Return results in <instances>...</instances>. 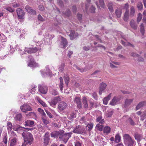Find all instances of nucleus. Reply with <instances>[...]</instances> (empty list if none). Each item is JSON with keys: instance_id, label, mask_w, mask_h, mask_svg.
<instances>
[{"instance_id": "nucleus-38", "label": "nucleus", "mask_w": 146, "mask_h": 146, "mask_svg": "<svg viewBox=\"0 0 146 146\" xmlns=\"http://www.w3.org/2000/svg\"><path fill=\"white\" fill-rule=\"evenodd\" d=\"M17 140V139L16 138H14L11 139L10 143V146H14L16 144Z\"/></svg>"}, {"instance_id": "nucleus-28", "label": "nucleus", "mask_w": 146, "mask_h": 146, "mask_svg": "<svg viewBox=\"0 0 146 146\" xmlns=\"http://www.w3.org/2000/svg\"><path fill=\"white\" fill-rule=\"evenodd\" d=\"M103 128L104 126L102 124H100V123L97 124L96 127V129L100 131H102Z\"/></svg>"}, {"instance_id": "nucleus-62", "label": "nucleus", "mask_w": 146, "mask_h": 146, "mask_svg": "<svg viewBox=\"0 0 146 146\" xmlns=\"http://www.w3.org/2000/svg\"><path fill=\"white\" fill-rule=\"evenodd\" d=\"M71 14V12L69 10H68L66 11L64 14L66 16L68 17Z\"/></svg>"}, {"instance_id": "nucleus-41", "label": "nucleus", "mask_w": 146, "mask_h": 146, "mask_svg": "<svg viewBox=\"0 0 146 146\" xmlns=\"http://www.w3.org/2000/svg\"><path fill=\"white\" fill-rule=\"evenodd\" d=\"M46 117H42V119L44 124L47 125L49 123V121L45 118Z\"/></svg>"}, {"instance_id": "nucleus-61", "label": "nucleus", "mask_w": 146, "mask_h": 146, "mask_svg": "<svg viewBox=\"0 0 146 146\" xmlns=\"http://www.w3.org/2000/svg\"><path fill=\"white\" fill-rule=\"evenodd\" d=\"M74 66L76 68L78 69L79 70H80V71L81 72H83L85 71V69L83 68L80 69L76 65H75Z\"/></svg>"}, {"instance_id": "nucleus-49", "label": "nucleus", "mask_w": 146, "mask_h": 146, "mask_svg": "<svg viewBox=\"0 0 146 146\" xmlns=\"http://www.w3.org/2000/svg\"><path fill=\"white\" fill-rule=\"evenodd\" d=\"M129 7V5L127 3H126L124 5V6L123 7V9L126 10L125 11H129L128 9Z\"/></svg>"}, {"instance_id": "nucleus-39", "label": "nucleus", "mask_w": 146, "mask_h": 146, "mask_svg": "<svg viewBox=\"0 0 146 146\" xmlns=\"http://www.w3.org/2000/svg\"><path fill=\"white\" fill-rule=\"evenodd\" d=\"M141 119L142 120H143L146 118V110L144 111L142 114L141 116Z\"/></svg>"}, {"instance_id": "nucleus-15", "label": "nucleus", "mask_w": 146, "mask_h": 146, "mask_svg": "<svg viewBox=\"0 0 146 146\" xmlns=\"http://www.w3.org/2000/svg\"><path fill=\"white\" fill-rule=\"evenodd\" d=\"M61 40L60 46L61 47L64 48L68 45V42L66 39L62 36H60Z\"/></svg>"}, {"instance_id": "nucleus-45", "label": "nucleus", "mask_w": 146, "mask_h": 146, "mask_svg": "<svg viewBox=\"0 0 146 146\" xmlns=\"http://www.w3.org/2000/svg\"><path fill=\"white\" fill-rule=\"evenodd\" d=\"M115 141L116 143H118L120 141L121 137L119 135H116L115 137Z\"/></svg>"}, {"instance_id": "nucleus-35", "label": "nucleus", "mask_w": 146, "mask_h": 146, "mask_svg": "<svg viewBox=\"0 0 146 146\" xmlns=\"http://www.w3.org/2000/svg\"><path fill=\"white\" fill-rule=\"evenodd\" d=\"M110 128L109 126H106L105 127L104 129V133H108L110 132Z\"/></svg>"}, {"instance_id": "nucleus-17", "label": "nucleus", "mask_w": 146, "mask_h": 146, "mask_svg": "<svg viewBox=\"0 0 146 146\" xmlns=\"http://www.w3.org/2000/svg\"><path fill=\"white\" fill-rule=\"evenodd\" d=\"M71 40H73L77 37L78 36V34L77 33L75 32L74 31H70V34L69 35Z\"/></svg>"}, {"instance_id": "nucleus-16", "label": "nucleus", "mask_w": 146, "mask_h": 146, "mask_svg": "<svg viewBox=\"0 0 146 146\" xmlns=\"http://www.w3.org/2000/svg\"><path fill=\"white\" fill-rule=\"evenodd\" d=\"M107 86L106 84L104 83H102L99 87V94L100 95H101L103 91L106 89Z\"/></svg>"}, {"instance_id": "nucleus-40", "label": "nucleus", "mask_w": 146, "mask_h": 146, "mask_svg": "<svg viewBox=\"0 0 146 146\" xmlns=\"http://www.w3.org/2000/svg\"><path fill=\"white\" fill-rule=\"evenodd\" d=\"M37 100L39 103L41 104L44 107H46L47 106V105L46 104L42 101L41 100H40L39 98H38Z\"/></svg>"}, {"instance_id": "nucleus-37", "label": "nucleus", "mask_w": 146, "mask_h": 146, "mask_svg": "<svg viewBox=\"0 0 146 146\" xmlns=\"http://www.w3.org/2000/svg\"><path fill=\"white\" fill-rule=\"evenodd\" d=\"M140 32L143 35H144L145 32L143 24L142 23L140 26Z\"/></svg>"}, {"instance_id": "nucleus-22", "label": "nucleus", "mask_w": 146, "mask_h": 146, "mask_svg": "<svg viewBox=\"0 0 146 146\" xmlns=\"http://www.w3.org/2000/svg\"><path fill=\"white\" fill-rule=\"evenodd\" d=\"M34 122L31 120H27L25 121V125L30 127L33 126L34 125Z\"/></svg>"}, {"instance_id": "nucleus-46", "label": "nucleus", "mask_w": 146, "mask_h": 146, "mask_svg": "<svg viewBox=\"0 0 146 146\" xmlns=\"http://www.w3.org/2000/svg\"><path fill=\"white\" fill-rule=\"evenodd\" d=\"M113 113V111L112 110H109L108 111L106 114V115L108 117H111Z\"/></svg>"}, {"instance_id": "nucleus-60", "label": "nucleus", "mask_w": 146, "mask_h": 146, "mask_svg": "<svg viewBox=\"0 0 146 146\" xmlns=\"http://www.w3.org/2000/svg\"><path fill=\"white\" fill-rule=\"evenodd\" d=\"M46 112L48 116L49 117V118H52L53 117L52 115L50 112L47 111H46Z\"/></svg>"}, {"instance_id": "nucleus-33", "label": "nucleus", "mask_w": 146, "mask_h": 146, "mask_svg": "<svg viewBox=\"0 0 146 146\" xmlns=\"http://www.w3.org/2000/svg\"><path fill=\"white\" fill-rule=\"evenodd\" d=\"M135 12V9L133 6L131 7L130 8V16L133 17L134 15Z\"/></svg>"}, {"instance_id": "nucleus-5", "label": "nucleus", "mask_w": 146, "mask_h": 146, "mask_svg": "<svg viewBox=\"0 0 146 146\" xmlns=\"http://www.w3.org/2000/svg\"><path fill=\"white\" fill-rule=\"evenodd\" d=\"M73 132L75 133L81 134L84 133L85 130L84 128L83 127L80 125H78L76 126L74 128Z\"/></svg>"}, {"instance_id": "nucleus-64", "label": "nucleus", "mask_w": 146, "mask_h": 146, "mask_svg": "<svg viewBox=\"0 0 146 146\" xmlns=\"http://www.w3.org/2000/svg\"><path fill=\"white\" fill-rule=\"evenodd\" d=\"M75 146H82L81 144L78 141H76L75 142Z\"/></svg>"}, {"instance_id": "nucleus-31", "label": "nucleus", "mask_w": 146, "mask_h": 146, "mask_svg": "<svg viewBox=\"0 0 146 146\" xmlns=\"http://www.w3.org/2000/svg\"><path fill=\"white\" fill-rule=\"evenodd\" d=\"M107 6L110 12H113V3L111 2H109L107 4Z\"/></svg>"}, {"instance_id": "nucleus-30", "label": "nucleus", "mask_w": 146, "mask_h": 146, "mask_svg": "<svg viewBox=\"0 0 146 146\" xmlns=\"http://www.w3.org/2000/svg\"><path fill=\"white\" fill-rule=\"evenodd\" d=\"M130 25L131 27L134 29H137V26L135 23V21L133 20H132L130 22Z\"/></svg>"}, {"instance_id": "nucleus-14", "label": "nucleus", "mask_w": 146, "mask_h": 146, "mask_svg": "<svg viewBox=\"0 0 146 146\" xmlns=\"http://www.w3.org/2000/svg\"><path fill=\"white\" fill-rule=\"evenodd\" d=\"M75 103L77 104V107L79 109L82 108L81 103V102L80 98L79 97H76L74 100Z\"/></svg>"}, {"instance_id": "nucleus-50", "label": "nucleus", "mask_w": 146, "mask_h": 146, "mask_svg": "<svg viewBox=\"0 0 146 146\" xmlns=\"http://www.w3.org/2000/svg\"><path fill=\"white\" fill-rule=\"evenodd\" d=\"M64 63L62 64L59 66V71L62 72L64 70Z\"/></svg>"}, {"instance_id": "nucleus-18", "label": "nucleus", "mask_w": 146, "mask_h": 146, "mask_svg": "<svg viewBox=\"0 0 146 146\" xmlns=\"http://www.w3.org/2000/svg\"><path fill=\"white\" fill-rule=\"evenodd\" d=\"M25 8L27 10V11L30 13H31L32 15H35L36 14V11L33 10L31 7H30L28 5H27Z\"/></svg>"}, {"instance_id": "nucleus-7", "label": "nucleus", "mask_w": 146, "mask_h": 146, "mask_svg": "<svg viewBox=\"0 0 146 146\" xmlns=\"http://www.w3.org/2000/svg\"><path fill=\"white\" fill-rule=\"evenodd\" d=\"M72 133L70 132L68 133H66L64 134H62L61 135L60 139H61L62 141L66 143L68 140L69 138L71 137V135Z\"/></svg>"}, {"instance_id": "nucleus-1", "label": "nucleus", "mask_w": 146, "mask_h": 146, "mask_svg": "<svg viewBox=\"0 0 146 146\" xmlns=\"http://www.w3.org/2000/svg\"><path fill=\"white\" fill-rule=\"evenodd\" d=\"M125 144L128 146H134L135 141L129 135L125 134L123 136Z\"/></svg>"}, {"instance_id": "nucleus-11", "label": "nucleus", "mask_w": 146, "mask_h": 146, "mask_svg": "<svg viewBox=\"0 0 146 146\" xmlns=\"http://www.w3.org/2000/svg\"><path fill=\"white\" fill-rule=\"evenodd\" d=\"M38 88L39 91L42 94H45L47 92V87L46 86L39 85L38 86Z\"/></svg>"}, {"instance_id": "nucleus-4", "label": "nucleus", "mask_w": 146, "mask_h": 146, "mask_svg": "<svg viewBox=\"0 0 146 146\" xmlns=\"http://www.w3.org/2000/svg\"><path fill=\"white\" fill-rule=\"evenodd\" d=\"M21 110L23 112L26 113L28 111H31L32 107L27 103H25L20 107Z\"/></svg>"}, {"instance_id": "nucleus-3", "label": "nucleus", "mask_w": 146, "mask_h": 146, "mask_svg": "<svg viewBox=\"0 0 146 146\" xmlns=\"http://www.w3.org/2000/svg\"><path fill=\"white\" fill-rule=\"evenodd\" d=\"M61 98L60 96H58L52 98L51 101H49L48 102L51 106L55 108L58 102L61 101Z\"/></svg>"}, {"instance_id": "nucleus-20", "label": "nucleus", "mask_w": 146, "mask_h": 146, "mask_svg": "<svg viewBox=\"0 0 146 146\" xmlns=\"http://www.w3.org/2000/svg\"><path fill=\"white\" fill-rule=\"evenodd\" d=\"M112 93L110 94L106 97L105 98L103 99V103L104 104L107 105L108 104V101L110 99Z\"/></svg>"}, {"instance_id": "nucleus-8", "label": "nucleus", "mask_w": 146, "mask_h": 146, "mask_svg": "<svg viewBox=\"0 0 146 146\" xmlns=\"http://www.w3.org/2000/svg\"><path fill=\"white\" fill-rule=\"evenodd\" d=\"M64 131L63 130L59 131H54L51 133V137H53L54 138L57 137H59L60 138L61 137V135L62 134H63L64 133Z\"/></svg>"}, {"instance_id": "nucleus-44", "label": "nucleus", "mask_w": 146, "mask_h": 146, "mask_svg": "<svg viewBox=\"0 0 146 146\" xmlns=\"http://www.w3.org/2000/svg\"><path fill=\"white\" fill-rule=\"evenodd\" d=\"M44 72H45L46 74L47 75L50 76L51 74V72L50 69L47 67H46L45 69L44 70Z\"/></svg>"}, {"instance_id": "nucleus-43", "label": "nucleus", "mask_w": 146, "mask_h": 146, "mask_svg": "<svg viewBox=\"0 0 146 146\" xmlns=\"http://www.w3.org/2000/svg\"><path fill=\"white\" fill-rule=\"evenodd\" d=\"M12 124L10 122H8L7 123V128L8 131H11L12 129Z\"/></svg>"}, {"instance_id": "nucleus-32", "label": "nucleus", "mask_w": 146, "mask_h": 146, "mask_svg": "<svg viewBox=\"0 0 146 146\" xmlns=\"http://www.w3.org/2000/svg\"><path fill=\"white\" fill-rule=\"evenodd\" d=\"M134 137L135 139L138 141H140L142 138L141 136L137 133H136L135 134Z\"/></svg>"}, {"instance_id": "nucleus-48", "label": "nucleus", "mask_w": 146, "mask_h": 146, "mask_svg": "<svg viewBox=\"0 0 146 146\" xmlns=\"http://www.w3.org/2000/svg\"><path fill=\"white\" fill-rule=\"evenodd\" d=\"M99 3L101 7L103 8H104L105 7V4L104 0H99Z\"/></svg>"}, {"instance_id": "nucleus-25", "label": "nucleus", "mask_w": 146, "mask_h": 146, "mask_svg": "<svg viewBox=\"0 0 146 146\" xmlns=\"http://www.w3.org/2000/svg\"><path fill=\"white\" fill-rule=\"evenodd\" d=\"M115 13L117 17L119 18L121 17L122 13L121 9H116Z\"/></svg>"}, {"instance_id": "nucleus-42", "label": "nucleus", "mask_w": 146, "mask_h": 146, "mask_svg": "<svg viewBox=\"0 0 146 146\" xmlns=\"http://www.w3.org/2000/svg\"><path fill=\"white\" fill-rule=\"evenodd\" d=\"M64 79L65 82V83L67 85L69 82V78L67 75L64 76Z\"/></svg>"}, {"instance_id": "nucleus-12", "label": "nucleus", "mask_w": 146, "mask_h": 146, "mask_svg": "<svg viewBox=\"0 0 146 146\" xmlns=\"http://www.w3.org/2000/svg\"><path fill=\"white\" fill-rule=\"evenodd\" d=\"M49 134V133L46 132L44 136V141L43 142L44 143V146H47L48 144L49 141L50 140Z\"/></svg>"}, {"instance_id": "nucleus-55", "label": "nucleus", "mask_w": 146, "mask_h": 146, "mask_svg": "<svg viewBox=\"0 0 146 146\" xmlns=\"http://www.w3.org/2000/svg\"><path fill=\"white\" fill-rule=\"evenodd\" d=\"M121 41L122 44L125 46L129 45V46H132L133 47V46L132 44H131L130 43H128L127 44L126 43H125V42L123 40H121Z\"/></svg>"}, {"instance_id": "nucleus-6", "label": "nucleus", "mask_w": 146, "mask_h": 146, "mask_svg": "<svg viewBox=\"0 0 146 146\" xmlns=\"http://www.w3.org/2000/svg\"><path fill=\"white\" fill-rule=\"evenodd\" d=\"M66 103L64 101H62L59 103L58 105L57 109L59 112H61L64 110L67 107Z\"/></svg>"}, {"instance_id": "nucleus-29", "label": "nucleus", "mask_w": 146, "mask_h": 146, "mask_svg": "<svg viewBox=\"0 0 146 146\" xmlns=\"http://www.w3.org/2000/svg\"><path fill=\"white\" fill-rule=\"evenodd\" d=\"M93 126V123H91L88 124L86 127V130L90 131L92 129Z\"/></svg>"}, {"instance_id": "nucleus-36", "label": "nucleus", "mask_w": 146, "mask_h": 146, "mask_svg": "<svg viewBox=\"0 0 146 146\" xmlns=\"http://www.w3.org/2000/svg\"><path fill=\"white\" fill-rule=\"evenodd\" d=\"M50 93L54 96L57 95L58 94V92L55 89H52L50 91Z\"/></svg>"}, {"instance_id": "nucleus-34", "label": "nucleus", "mask_w": 146, "mask_h": 146, "mask_svg": "<svg viewBox=\"0 0 146 146\" xmlns=\"http://www.w3.org/2000/svg\"><path fill=\"white\" fill-rule=\"evenodd\" d=\"M38 111L41 115L42 117H46V114L44 113L43 110L42 109L40 108H38Z\"/></svg>"}, {"instance_id": "nucleus-47", "label": "nucleus", "mask_w": 146, "mask_h": 146, "mask_svg": "<svg viewBox=\"0 0 146 146\" xmlns=\"http://www.w3.org/2000/svg\"><path fill=\"white\" fill-rule=\"evenodd\" d=\"M17 129L18 130H25V129H26L27 130H30L31 129V128H25L23 127H21L20 126H19L17 128Z\"/></svg>"}, {"instance_id": "nucleus-13", "label": "nucleus", "mask_w": 146, "mask_h": 146, "mask_svg": "<svg viewBox=\"0 0 146 146\" xmlns=\"http://www.w3.org/2000/svg\"><path fill=\"white\" fill-rule=\"evenodd\" d=\"M120 100L119 97L118 96L114 97L110 102V104L112 106H114L118 104Z\"/></svg>"}, {"instance_id": "nucleus-10", "label": "nucleus", "mask_w": 146, "mask_h": 146, "mask_svg": "<svg viewBox=\"0 0 146 146\" xmlns=\"http://www.w3.org/2000/svg\"><path fill=\"white\" fill-rule=\"evenodd\" d=\"M28 58L30 59V61L28 64L29 66L30 67H35L38 66V64L36 63L34 61V58L32 56H29Z\"/></svg>"}, {"instance_id": "nucleus-52", "label": "nucleus", "mask_w": 146, "mask_h": 146, "mask_svg": "<svg viewBox=\"0 0 146 146\" xmlns=\"http://www.w3.org/2000/svg\"><path fill=\"white\" fill-rule=\"evenodd\" d=\"M142 18V15L141 13H139L138 14V16L137 18V21L138 22H139Z\"/></svg>"}, {"instance_id": "nucleus-63", "label": "nucleus", "mask_w": 146, "mask_h": 146, "mask_svg": "<svg viewBox=\"0 0 146 146\" xmlns=\"http://www.w3.org/2000/svg\"><path fill=\"white\" fill-rule=\"evenodd\" d=\"M6 9L8 11H9L10 12L13 13L14 12L15 10L14 9H12L11 7H8L6 8Z\"/></svg>"}, {"instance_id": "nucleus-2", "label": "nucleus", "mask_w": 146, "mask_h": 146, "mask_svg": "<svg viewBox=\"0 0 146 146\" xmlns=\"http://www.w3.org/2000/svg\"><path fill=\"white\" fill-rule=\"evenodd\" d=\"M22 135L24 138V139H25L26 141L31 144L33 140V135L31 133L27 131H24L22 133Z\"/></svg>"}, {"instance_id": "nucleus-59", "label": "nucleus", "mask_w": 146, "mask_h": 146, "mask_svg": "<svg viewBox=\"0 0 146 146\" xmlns=\"http://www.w3.org/2000/svg\"><path fill=\"white\" fill-rule=\"evenodd\" d=\"M38 18L39 20L40 21H44V19L41 16V15H38Z\"/></svg>"}, {"instance_id": "nucleus-26", "label": "nucleus", "mask_w": 146, "mask_h": 146, "mask_svg": "<svg viewBox=\"0 0 146 146\" xmlns=\"http://www.w3.org/2000/svg\"><path fill=\"white\" fill-rule=\"evenodd\" d=\"M129 17V11H125L123 17V19L125 21H127Z\"/></svg>"}, {"instance_id": "nucleus-9", "label": "nucleus", "mask_w": 146, "mask_h": 146, "mask_svg": "<svg viewBox=\"0 0 146 146\" xmlns=\"http://www.w3.org/2000/svg\"><path fill=\"white\" fill-rule=\"evenodd\" d=\"M16 12L18 19H24L25 13L23 10L20 8H18L16 10Z\"/></svg>"}, {"instance_id": "nucleus-54", "label": "nucleus", "mask_w": 146, "mask_h": 146, "mask_svg": "<svg viewBox=\"0 0 146 146\" xmlns=\"http://www.w3.org/2000/svg\"><path fill=\"white\" fill-rule=\"evenodd\" d=\"M31 48H26L25 49V51L28 53H31Z\"/></svg>"}, {"instance_id": "nucleus-27", "label": "nucleus", "mask_w": 146, "mask_h": 146, "mask_svg": "<svg viewBox=\"0 0 146 146\" xmlns=\"http://www.w3.org/2000/svg\"><path fill=\"white\" fill-rule=\"evenodd\" d=\"M96 121L102 124L104 123L105 122L104 119L102 118V117L101 116L98 117L96 119Z\"/></svg>"}, {"instance_id": "nucleus-53", "label": "nucleus", "mask_w": 146, "mask_h": 146, "mask_svg": "<svg viewBox=\"0 0 146 146\" xmlns=\"http://www.w3.org/2000/svg\"><path fill=\"white\" fill-rule=\"evenodd\" d=\"M137 7L139 10L143 8V5L141 2H139L137 4Z\"/></svg>"}, {"instance_id": "nucleus-24", "label": "nucleus", "mask_w": 146, "mask_h": 146, "mask_svg": "<svg viewBox=\"0 0 146 146\" xmlns=\"http://www.w3.org/2000/svg\"><path fill=\"white\" fill-rule=\"evenodd\" d=\"M82 102L84 107L85 108H88V105L87 103V99L85 97H83L82 99Z\"/></svg>"}, {"instance_id": "nucleus-56", "label": "nucleus", "mask_w": 146, "mask_h": 146, "mask_svg": "<svg viewBox=\"0 0 146 146\" xmlns=\"http://www.w3.org/2000/svg\"><path fill=\"white\" fill-rule=\"evenodd\" d=\"M131 56L133 57H137L138 56V55L135 53L131 52L130 53Z\"/></svg>"}, {"instance_id": "nucleus-57", "label": "nucleus", "mask_w": 146, "mask_h": 146, "mask_svg": "<svg viewBox=\"0 0 146 146\" xmlns=\"http://www.w3.org/2000/svg\"><path fill=\"white\" fill-rule=\"evenodd\" d=\"M95 9V8L93 6H92L90 9V12L92 13H94Z\"/></svg>"}, {"instance_id": "nucleus-21", "label": "nucleus", "mask_w": 146, "mask_h": 146, "mask_svg": "<svg viewBox=\"0 0 146 146\" xmlns=\"http://www.w3.org/2000/svg\"><path fill=\"white\" fill-rule=\"evenodd\" d=\"M133 99H126L125 101V106L127 107L129 106L132 102Z\"/></svg>"}, {"instance_id": "nucleus-51", "label": "nucleus", "mask_w": 146, "mask_h": 146, "mask_svg": "<svg viewBox=\"0 0 146 146\" xmlns=\"http://www.w3.org/2000/svg\"><path fill=\"white\" fill-rule=\"evenodd\" d=\"M38 50V49L36 47L31 48V53H35Z\"/></svg>"}, {"instance_id": "nucleus-23", "label": "nucleus", "mask_w": 146, "mask_h": 146, "mask_svg": "<svg viewBox=\"0 0 146 146\" xmlns=\"http://www.w3.org/2000/svg\"><path fill=\"white\" fill-rule=\"evenodd\" d=\"M14 118L17 121H21L22 118V116L21 113L17 114Z\"/></svg>"}, {"instance_id": "nucleus-58", "label": "nucleus", "mask_w": 146, "mask_h": 146, "mask_svg": "<svg viewBox=\"0 0 146 146\" xmlns=\"http://www.w3.org/2000/svg\"><path fill=\"white\" fill-rule=\"evenodd\" d=\"M86 121V119L84 116L82 117L80 120V122L81 123H82Z\"/></svg>"}, {"instance_id": "nucleus-19", "label": "nucleus", "mask_w": 146, "mask_h": 146, "mask_svg": "<svg viewBox=\"0 0 146 146\" xmlns=\"http://www.w3.org/2000/svg\"><path fill=\"white\" fill-rule=\"evenodd\" d=\"M146 105V102L143 101L139 102L135 108V110H137Z\"/></svg>"}]
</instances>
